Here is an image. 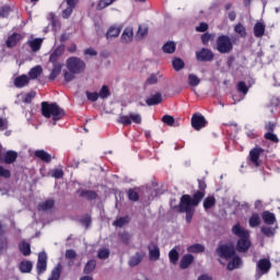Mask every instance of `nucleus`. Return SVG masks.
<instances>
[{"mask_svg": "<svg viewBox=\"0 0 280 280\" xmlns=\"http://www.w3.org/2000/svg\"><path fill=\"white\" fill-rule=\"evenodd\" d=\"M56 205L54 199H47L44 202L39 203L37 209L38 211H51Z\"/></svg>", "mask_w": 280, "mask_h": 280, "instance_id": "23", "label": "nucleus"}, {"mask_svg": "<svg viewBox=\"0 0 280 280\" xmlns=\"http://www.w3.org/2000/svg\"><path fill=\"white\" fill-rule=\"evenodd\" d=\"M163 124H166V126H174L176 124V119L173 118L171 115H164L162 117Z\"/></svg>", "mask_w": 280, "mask_h": 280, "instance_id": "55", "label": "nucleus"}, {"mask_svg": "<svg viewBox=\"0 0 280 280\" xmlns=\"http://www.w3.org/2000/svg\"><path fill=\"white\" fill-rule=\"evenodd\" d=\"M118 124H121L122 126H131L132 120L130 119V116L120 115L117 119Z\"/></svg>", "mask_w": 280, "mask_h": 280, "instance_id": "48", "label": "nucleus"}, {"mask_svg": "<svg viewBox=\"0 0 280 280\" xmlns=\"http://www.w3.org/2000/svg\"><path fill=\"white\" fill-rule=\"evenodd\" d=\"M215 58V54H213L212 49L201 48L196 51V60L198 62H211Z\"/></svg>", "mask_w": 280, "mask_h": 280, "instance_id": "8", "label": "nucleus"}, {"mask_svg": "<svg viewBox=\"0 0 280 280\" xmlns=\"http://www.w3.org/2000/svg\"><path fill=\"white\" fill-rule=\"evenodd\" d=\"M215 253L218 257L225 259L226 261H229V259H233V257L236 255L235 247L229 244L219 245L215 249Z\"/></svg>", "mask_w": 280, "mask_h": 280, "instance_id": "6", "label": "nucleus"}, {"mask_svg": "<svg viewBox=\"0 0 280 280\" xmlns=\"http://www.w3.org/2000/svg\"><path fill=\"white\" fill-rule=\"evenodd\" d=\"M16 159H19V153L16 151L9 150L4 153L2 163H5V165H12V163H16Z\"/></svg>", "mask_w": 280, "mask_h": 280, "instance_id": "15", "label": "nucleus"}, {"mask_svg": "<svg viewBox=\"0 0 280 280\" xmlns=\"http://www.w3.org/2000/svg\"><path fill=\"white\" fill-rule=\"evenodd\" d=\"M194 264V255L191 254H185L179 262V268L182 270H187V268H189V265Z\"/></svg>", "mask_w": 280, "mask_h": 280, "instance_id": "19", "label": "nucleus"}, {"mask_svg": "<svg viewBox=\"0 0 280 280\" xmlns=\"http://www.w3.org/2000/svg\"><path fill=\"white\" fill-rule=\"evenodd\" d=\"M266 34V24L264 22H256L254 25L255 38H261Z\"/></svg>", "mask_w": 280, "mask_h": 280, "instance_id": "20", "label": "nucleus"}, {"mask_svg": "<svg viewBox=\"0 0 280 280\" xmlns=\"http://www.w3.org/2000/svg\"><path fill=\"white\" fill-rule=\"evenodd\" d=\"M180 255L178 254V250H176V248H173L170 250L168 253V258L170 261L176 266V264H178V259H179Z\"/></svg>", "mask_w": 280, "mask_h": 280, "instance_id": "39", "label": "nucleus"}, {"mask_svg": "<svg viewBox=\"0 0 280 280\" xmlns=\"http://www.w3.org/2000/svg\"><path fill=\"white\" fill-rule=\"evenodd\" d=\"M161 102H163V95L161 93H156L145 100V104L148 106H156V105L161 104Z\"/></svg>", "mask_w": 280, "mask_h": 280, "instance_id": "22", "label": "nucleus"}, {"mask_svg": "<svg viewBox=\"0 0 280 280\" xmlns=\"http://www.w3.org/2000/svg\"><path fill=\"white\" fill-rule=\"evenodd\" d=\"M260 231L266 237H272L275 235V229L272 228L262 226Z\"/></svg>", "mask_w": 280, "mask_h": 280, "instance_id": "57", "label": "nucleus"}, {"mask_svg": "<svg viewBox=\"0 0 280 280\" xmlns=\"http://www.w3.org/2000/svg\"><path fill=\"white\" fill-rule=\"evenodd\" d=\"M141 261H143V254L137 252L136 255L129 259V266L130 268H135L136 266H139Z\"/></svg>", "mask_w": 280, "mask_h": 280, "instance_id": "30", "label": "nucleus"}, {"mask_svg": "<svg viewBox=\"0 0 280 280\" xmlns=\"http://www.w3.org/2000/svg\"><path fill=\"white\" fill-rule=\"evenodd\" d=\"M219 54H231L233 51V40L229 35H219L215 39V47Z\"/></svg>", "mask_w": 280, "mask_h": 280, "instance_id": "4", "label": "nucleus"}, {"mask_svg": "<svg viewBox=\"0 0 280 280\" xmlns=\"http://www.w3.org/2000/svg\"><path fill=\"white\" fill-rule=\"evenodd\" d=\"M188 83L190 86H198V84H200V79L196 74H189Z\"/></svg>", "mask_w": 280, "mask_h": 280, "instance_id": "50", "label": "nucleus"}, {"mask_svg": "<svg viewBox=\"0 0 280 280\" xmlns=\"http://www.w3.org/2000/svg\"><path fill=\"white\" fill-rule=\"evenodd\" d=\"M270 268H272V262H270V259L261 258L256 265V272L258 277H264V275H268L270 272Z\"/></svg>", "mask_w": 280, "mask_h": 280, "instance_id": "9", "label": "nucleus"}, {"mask_svg": "<svg viewBox=\"0 0 280 280\" xmlns=\"http://www.w3.org/2000/svg\"><path fill=\"white\" fill-rule=\"evenodd\" d=\"M148 36V27L147 26H139L138 33H137V38H145Z\"/></svg>", "mask_w": 280, "mask_h": 280, "instance_id": "58", "label": "nucleus"}, {"mask_svg": "<svg viewBox=\"0 0 280 280\" xmlns=\"http://www.w3.org/2000/svg\"><path fill=\"white\" fill-rule=\"evenodd\" d=\"M207 196V182L205 179H198V190L194 192L191 200L195 205H200Z\"/></svg>", "mask_w": 280, "mask_h": 280, "instance_id": "7", "label": "nucleus"}, {"mask_svg": "<svg viewBox=\"0 0 280 280\" xmlns=\"http://www.w3.org/2000/svg\"><path fill=\"white\" fill-rule=\"evenodd\" d=\"M97 257L98 259H108V257H110V250L106 248L100 249Z\"/></svg>", "mask_w": 280, "mask_h": 280, "instance_id": "60", "label": "nucleus"}, {"mask_svg": "<svg viewBox=\"0 0 280 280\" xmlns=\"http://www.w3.org/2000/svg\"><path fill=\"white\" fill-rule=\"evenodd\" d=\"M248 222L250 229H256V226H259V224H261V218L259 217L258 213H253Z\"/></svg>", "mask_w": 280, "mask_h": 280, "instance_id": "33", "label": "nucleus"}, {"mask_svg": "<svg viewBox=\"0 0 280 280\" xmlns=\"http://www.w3.org/2000/svg\"><path fill=\"white\" fill-rule=\"evenodd\" d=\"M125 224H128V218L121 217L114 221L113 225L121 229Z\"/></svg>", "mask_w": 280, "mask_h": 280, "instance_id": "52", "label": "nucleus"}, {"mask_svg": "<svg viewBox=\"0 0 280 280\" xmlns=\"http://www.w3.org/2000/svg\"><path fill=\"white\" fill-rule=\"evenodd\" d=\"M149 259L150 261H159L161 259V249L159 245L149 246Z\"/></svg>", "mask_w": 280, "mask_h": 280, "instance_id": "18", "label": "nucleus"}, {"mask_svg": "<svg viewBox=\"0 0 280 280\" xmlns=\"http://www.w3.org/2000/svg\"><path fill=\"white\" fill-rule=\"evenodd\" d=\"M40 106L42 116L46 119L52 118L54 126H56V122L60 121L66 115L65 109L58 106V103L42 102Z\"/></svg>", "mask_w": 280, "mask_h": 280, "instance_id": "2", "label": "nucleus"}, {"mask_svg": "<svg viewBox=\"0 0 280 280\" xmlns=\"http://www.w3.org/2000/svg\"><path fill=\"white\" fill-rule=\"evenodd\" d=\"M21 38H23V36L19 33H13L12 35H10L7 38L5 45L9 49H12V47H16L19 45V43L21 42Z\"/></svg>", "mask_w": 280, "mask_h": 280, "instance_id": "16", "label": "nucleus"}, {"mask_svg": "<svg viewBox=\"0 0 280 280\" xmlns=\"http://www.w3.org/2000/svg\"><path fill=\"white\" fill-rule=\"evenodd\" d=\"M96 267L97 261H95V259L89 260L83 269L84 275H91V272H93V270H95Z\"/></svg>", "mask_w": 280, "mask_h": 280, "instance_id": "34", "label": "nucleus"}, {"mask_svg": "<svg viewBox=\"0 0 280 280\" xmlns=\"http://www.w3.org/2000/svg\"><path fill=\"white\" fill-rule=\"evenodd\" d=\"M13 84L15 89H23L24 86H27V84H30V77H27L26 74H22L14 79Z\"/></svg>", "mask_w": 280, "mask_h": 280, "instance_id": "17", "label": "nucleus"}, {"mask_svg": "<svg viewBox=\"0 0 280 280\" xmlns=\"http://www.w3.org/2000/svg\"><path fill=\"white\" fill-rule=\"evenodd\" d=\"M73 10H75L74 8L68 7L67 9H65L61 13L62 19H69V16H71V14H73Z\"/></svg>", "mask_w": 280, "mask_h": 280, "instance_id": "62", "label": "nucleus"}, {"mask_svg": "<svg viewBox=\"0 0 280 280\" xmlns=\"http://www.w3.org/2000/svg\"><path fill=\"white\" fill-rule=\"evenodd\" d=\"M91 222H92V220H91V217H90V215H85L84 218H82V219L80 220V223H81L83 226H85V229H89V226H91Z\"/></svg>", "mask_w": 280, "mask_h": 280, "instance_id": "63", "label": "nucleus"}, {"mask_svg": "<svg viewBox=\"0 0 280 280\" xmlns=\"http://www.w3.org/2000/svg\"><path fill=\"white\" fill-rule=\"evenodd\" d=\"M133 35L135 33L131 28H125L121 35V40H124V43H130V40H132Z\"/></svg>", "mask_w": 280, "mask_h": 280, "instance_id": "41", "label": "nucleus"}, {"mask_svg": "<svg viewBox=\"0 0 280 280\" xmlns=\"http://www.w3.org/2000/svg\"><path fill=\"white\" fill-rule=\"evenodd\" d=\"M118 237H119V240H121L122 244H125L126 246H128V244H130V240L132 238V236L128 232L119 233Z\"/></svg>", "mask_w": 280, "mask_h": 280, "instance_id": "47", "label": "nucleus"}, {"mask_svg": "<svg viewBox=\"0 0 280 280\" xmlns=\"http://www.w3.org/2000/svg\"><path fill=\"white\" fill-rule=\"evenodd\" d=\"M19 248L24 257H30V255H32V245H30V243L22 241L19 245Z\"/></svg>", "mask_w": 280, "mask_h": 280, "instance_id": "28", "label": "nucleus"}, {"mask_svg": "<svg viewBox=\"0 0 280 280\" xmlns=\"http://www.w3.org/2000/svg\"><path fill=\"white\" fill-rule=\"evenodd\" d=\"M215 196H208L203 199V209L205 211H209L210 209H213L215 207Z\"/></svg>", "mask_w": 280, "mask_h": 280, "instance_id": "29", "label": "nucleus"}, {"mask_svg": "<svg viewBox=\"0 0 280 280\" xmlns=\"http://www.w3.org/2000/svg\"><path fill=\"white\" fill-rule=\"evenodd\" d=\"M250 246H253V243L250 242V236H245L243 238H238L235 248L237 253H248Z\"/></svg>", "mask_w": 280, "mask_h": 280, "instance_id": "11", "label": "nucleus"}, {"mask_svg": "<svg viewBox=\"0 0 280 280\" xmlns=\"http://www.w3.org/2000/svg\"><path fill=\"white\" fill-rule=\"evenodd\" d=\"M264 154V149L261 147H255L249 151V161L255 165V167H259L261 162L259 161V156Z\"/></svg>", "mask_w": 280, "mask_h": 280, "instance_id": "12", "label": "nucleus"}, {"mask_svg": "<svg viewBox=\"0 0 280 280\" xmlns=\"http://www.w3.org/2000/svg\"><path fill=\"white\" fill-rule=\"evenodd\" d=\"M43 74V67L35 66L28 71V80H37Z\"/></svg>", "mask_w": 280, "mask_h": 280, "instance_id": "26", "label": "nucleus"}, {"mask_svg": "<svg viewBox=\"0 0 280 280\" xmlns=\"http://www.w3.org/2000/svg\"><path fill=\"white\" fill-rule=\"evenodd\" d=\"M119 34H121V30H119V27L110 26L106 33V38L107 39L117 38V36H119Z\"/></svg>", "mask_w": 280, "mask_h": 280, "instance_id": "35", "label": "nucleus"}, {"mask_svg": "<svg viewBox=\"0 0 280 280\" xmlns=\"http://www.w3.org/2000/svg\"><path fill=\"white\" fill-rule=\"evenodd\" d=\"M34 155L36 156V159L44 161V163H49L51 161V154H49L45 150H36L34 152Z\"/></svg>", "mask_w": 280, "mask_h": 280, "instance_id": "24", "label": "nucleus"}, {"mask_svg": "<svg viewBox=\"0 0 280 280\" xmlns=\"http://www.w3.org/2000/svg\"><path fill=\"white\" fill-rule=\"evenodd\" d=\"M232 233L240 240L244 237H250V232L248 230L242 228V224L236 223L235 225L232 226Z\"/></svg>", "mask_w": 280, "mask_h": 280, "instance_id": "13", "label": "nucleus"}, {"mask_svg": "<svg viewBox=\"0 0 280 280\" xmlns=\"http://www.w3.org/2000/svg\"><path fill=\"white\" fill-rule=\"evenodd\" d=\"M37 275H43L47 270V254L40 253L37 259Z\"/></svg>", "mask_w": 280, "mask_h": 280, "instance_id": "14", "label": "nucleus"}, {"mask_svg": "<svg viewBox=\"0 0 280 280\" xmlns=\"http://www.w3.org/2000/svg\"><path fill=\"white\" fill-rule=\"evenodd\" d=\"M98 97L101 100H108L110 97V90L107 88V85H103L101 91L98 92Z\"/></svg>", "mask_w": 280, "mask_h": 280, "instance_id": "45", "label": "nucleus"}, {"mask_svg": "<svg viewBox=\"0 0 280 280\" xmlns=\"http://www.w3.org/2000/svg\"><path fill=\"white\" fill-rule=\"evenodd\" d=\"M128 198L132 202H138V200H139V192L135 191V189H129L128 190Z\"/></svg>", "mask_w": 280, "mask_h": 280, "instance_id": "59", "label": "nucleus"}, {"mask_svg": "<svg viewBox=\"0 0 280 280\" xmlns=\"http://www.w3.org/2000/svg\"><path fill=\"white\" fill-rule=\"evenodd\" d=\"M242 265V258L240 256H237V254H235L233 257H232V260H230L228 262V270L230 271H233L237 268H240V266Z\"/></svg>", "mask_w": 280, "mask_h": 280, "instance_id": "21", "label": "nucleus"}, {"mask_svg": "<svg viewBox=\"0 0 280 280\" xmlns=\"http://www.w3.org/2000/svg\"><path fill=\"white\" fill-rule=\"evenodd\" d=\"M236 91H237L238 93H242L243 95H247V94H248V85H246V82L240 81V82L236 84Z\"/></svg>", "mask_w": 280, "mask_h": 280, "instance_id": "43", "label": "nucleus"}, {"mask_svg": "<svg viewBox=\"0 0 280 280\" xmlns=\"http://www.w3.org/2000/svg\"><path fill=\"white\" fill-rule=\"evenodd\" d=\"M162 50L164 54H174L176 51V43L167 42L163 45Z\"/></svg>", "mask_w": 280, "mask_h": 280, "instance_id": "37", "label": "nucleus"}, {"mask_svg": "<svg viewBox=\"0 0 280 280\" xmlns=\"http://www.w3.org/2000/svg\"><path fill=\"white\" fill-rule=\"evenodd\" d=\"M129 119H131V124L133 122V124L141 125V121H142L141 114L130 113Z\"/></svg>", "mask_w": 280, "mask_h": 280, "instance_id": "56", "label": "nucleus"}, {"mask_svg": "<svg viewBox=\"0 0 280 280\" xmlns=\"http://www.w3.org/2000/svg\"><path fill=\"white\" fill-rule=\"evenodd\" d=\"M60 275H62V265L58 264L51 271L48 280H60Z\"/></svg>", "mask_w": 280, "mask_h": 280, "instance_id": "32", "label": "nucleus"}, {"mask_svg": "<svg viewBox=\"0 0 280 280\" xmlns=\"http://www.w3.org/2000/svg\"><path fill=\"white\" fill-rule=\"evenodd\" d=\"M187 252H188V253H195V254L205 253V245H202V244H194V245H190V246L187 248Z\"/></svg>", "mask_w": 280, "mask_h": 280, "instance_id": "40", "label": "nucleus"}, {"mask_svg": "<svg viewBox=\"0 0 280 280\" xmlns=\"http://www.w3.org/2000/svg\"><path fill=\"white\" fill-rule=\"evenodd\" d=\"M234 32L240 34L241 38H246V27L242 23L234 26Z\"/></svg>", "mask_w": 280, "mask_h": 280, "instance_id": "44", "label": "nucleus"}, {"mask_svg": "<svg viewBox=\"0 0 280 280\" xmlns=\"http://www.w3.org/2000/svg\"><path fill=\"white\" fill-rule=\"evenodd\" d=\"M190 124L194 130H202V128H207V124H209V121H207V118H205L202 114L196 113L192 115Z\"/></svg>", "mask_w": 280, "mask_h": 280, "instance_id": "10", "label": "nucleus"}, {"mask_svg": "<svg viewBox=\"0 0 280 280\" xmlns=\"http://www.w3.org/2000/svg\"><path fill=\"white\" fill-rule=\"evenodd\" d=\"M19 268L22 273H30L32 272V268H34V264H32V261L30 260H23L22 262H20Z\"/></svg>", "mask_w": 280, "mask_h": 280, "instance_id": "31", "label": "nucleus"}, {"mask_svg": "<svg viewBox=\"0 0 280 280\" xmlns=\"http://www.w3.org/2000/svg\"><path fill=\"white\" fill-rule=\"evenodd\" d=\"M67 69L71 73H82L86 69V63L78 57H70L67 59Z\"/></svg>", "mask_w": 280, "mask_h": 280, "instance_id": "5", "label": "nucleus"}, {"mask_svg": "<svg viewBox=\"0 0 280 280\" xmlns=\"http://www.w3.org/2000/svg\"><path fill=\"white\" fill-rule=\"evenodd\" d=\"M198 205L200 203H196L190 195H183L179 199V205L175 206V211H177V213H186V222L191 224L196 211L194 207H198Z\"/></svg>", "mask_w": 280, "mask_h": 280, "instance_id": "3", "label": "nucleus"}, {"mask_svg": "<svg viewBox=\"0 0 280 280\" xmlns=\"http://www.w3.org/2000/svg\"><path fill=\"white\" fill-rule=\"evenodd\" d=\"M12 12V7L10 5H2L0 7V19H8L10 13Z\"/></svg>", "mask_w": 280, "mask_h": 280, "instance_id": "42", "label": "nucleus"}, {"mask_svg": "<svg viewBox=\"0 0 280 280\" xmlns=\"http://www.w3.org/2000/svg\"><path fill=\"white\" fill-rule=\"evenodd\" d=\"M11 176H12V173L10 172V170L0 165V177L1 178H11Z\"/></svg>", "mask_w": 280, "mask_h": 280, "instance_id": "61", "label": "nucleus"}, {"mask_svg": "<svg viewBox=\"0 0 280 280\" xmlns=\"http://www.w3.org/2000/svg\"><path fill=\"white\" fill-rule=\"evenodd\" d=\"M80 196L81 198H86V200L97 199V192H95L94 190H81Z\"/></svg>", "mask_w": 280, "mask_h": 280, "instance_id": "36", "label": "nucleus"}, {"mask_svg": "<svg viewBox=\"0 0 280 280\" xmlns=\"http://www.w3.org/2000/svg\"><path fill=\"white\" fill-rule=\"evenodd\" d=\"M27 45L32 51H40V47H43V38H35L33 40H28Z\"/></svg>", "mask_w": 280, "mask_h": 280, "instance_id": "27", "label": "nucleus"}, {"mask_svg": "<svg viewBox=\"0 0 280 280\" xmlns=\"http://www.w3.org/2000/svg\"><path fill=\"white\" fill-rule=\"evenodd\" d=\"M173 69L175 71H180L182 69H185V61L183 59L175 57L172 61Z\"/></svg>", "mask_w": 280, "mask_h": 280, "instance_id": "38", "label": "nucleus"}, {"mask_svg": "<svg viewBox=\"0 0 280 280\" xmlns=\"http://www.w3.org/2000/svg\"><path fill=\"white\" fill-rule=\"evenodd\" d=\"M67 49V46L65 44H60L57 46L49 56V62L52 65L51 72L48 77V80L54 82L56 78L59 77L60 73H62V67H65V63H62V56H65V50Z\"/></svg>", "mask_w": 280, "mask_h": 280, "instance_id": "1", "label": "nucleus"}, {"mask_svg": "<svg viewBox=\"0 0 280 280\" xmlns=\"http://www.w3.org/2000/svg\"><path fill=\"white\" fill-rule=\"evenodd\" d=\"M36 97V92L31 91L27 94H25L22 98V102L24 104H32V101Z\"/></svg>", "mask_w": 280, "mask_h": 280, "instance_id": "49", "label": "nucleus"}, {"mask_svg": "<svg viewBox=\"0 0 280 280\" xmlns=\"http://www.w3.org/2000/svg\"><path fill=\"white\" fill-rule=\"evenodd\" d=\"M86 98L89 102H97L100 100V94L97 92H85Z\"/></svg>", "mask_w": 280, "mask_h": 280, "instance_id": "54", "label": "nucleus"}, {"mask_svg": "<svg viewBox=\"0 0 280 280\" xmlns=\"http://www.w3.org/2000/svg\"><path fill=\"white\" fill-rule=\"evenodd\" d=\"M264 137L267 141H271V143H279V137L273 132H267Z\"/></svg>", "mask_w": 280, "mask_h": 280, "instance_id": "53", "label": "nucleus"}, {"mask_svg": "<svg viewBox=\"0 0 280 280\" xmlns=\"http://www.w3.org/2000/svg\"><path fill=\"white\" fill-rule=\"evenodd\" d=\"M117 0H100V2L96 5V10H105V8H108V5H113Z\"/></svg>", "mask_w": 280, "mask_h": 280, "instance_id": "46", "label": "nucleus"}, {"mask_svg": "<svg viewBox=\"0 0 280 280\" xmlns=\"http://www.w3.org/2000/svg\"><path fill=\"white\" fill-rule=\"evenodd\" d=\"M74 72H69V71H63V78L66 82H72V80L75 79V75L73 74Z\"/></svg>", "mask_w": 280, "mask_h": 280, "instance_id": "64", "label": "nucleus"}, {"mask_svg": "<svg viewBox=\"0 0 280 280\" xmlns=\"http://www.w3.org/2000/svg\"><path fill=\"white\" fill-rule=\"evenodd\" d=\"M215 34L205 33L201 35L202 45H209V40H213Z\"/></svg>", "mask_w": 280, "mask_h": 280, "instance_id": "51", "label": "nucleus"}, {"mask_svg": "<svg viewBox=\"0 0 280 280\" xmlns=\"http://www.w3.org/2000/svg\"><path fill=\"white\" fill-rule=\"evenodd\" d=\"M261 218L265 222V224L272 225L275 222H277V217H275V213L270 211H264L261 214Z\"/></svg>", "mask_w": 280, "mask_h": 280, "instance_id": "25", "label": "nucleus"}]
</instances>
